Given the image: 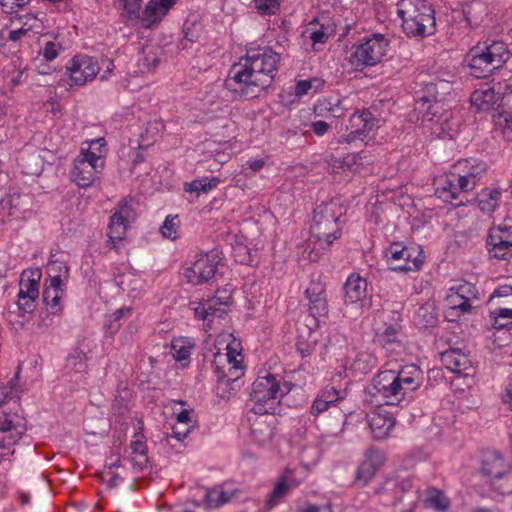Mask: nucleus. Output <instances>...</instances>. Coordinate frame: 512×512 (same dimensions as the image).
I'll return each mask as SVG.
<instances>
[{"instance_id": "1", "label": "nucleus", "mask_w": 512, "mask_h": 512, "mask_svg": "<svg viewBox=\"0 0 512 512\" xmlns=\"http://www.w3.org/2000/svg\"><path fill=\"white\" fill-rule=\"evenodd\" d=\"M280 55L269 47H256L234 63L225 81L231 91L246 98H255L273 81Z\"/></svg>"}, {"instance_id": "2", "label": "nucleus", "mask_w": 512, "mask_h": 512, "mask_svg": "<svg viewBox=\"0 0 512 512\" xmlns=\"http://www.w3.org/2000/svg\"><path fill=\"white\" fill-rule=\"evenodd\" d=\"M423 382V374L416 365L380 371L372 381L374 394L384 405L402 406L408 403Z\"/></svg>"}, {"instance_id": "3", "label": "nucleus", "mask_w": 512, "mask_h": 512, "mask_svg": "<svg viewBox=\"0 0 512 512\" xmlns=\"http://www.w3.org/2000/svg\"><path fill=\"white\" fill-rule=\"evenodd\" d=\"M20 398V390L12 384V380L7 384L0 382V433H9L7 440L4 435L0 437V460L13 454L12 445L26 429L27 420L19 403Z\"/></svg>"}, {"instance_id": "4", "label": "nucleus", "mask_w": 512, "mask_h": 512, "mask_svg": "<svg viewBox=\"0 0 512 512\" xmlns=\"http://www.w3.org/2000/svg\"><path fill=\"white\" fill-rule=\"evenodd\" d=\"M47 279L43 291L45 310L39 315L38 326L47 328L53 324L54 318L62 312L61 298L69 279V267L62 256H52L46 268Z\"/></svg>"}, {"instance_id": "5", "label": "nucleus", "mask_w": 512, "mask_h": 512, "mask_svg": "<svg viewBox=\"0 0 512 512\" xmlns=\"http://www.w3.org/2000/svg\"><path fill=\"white\" fill-rule=\"evenodd\" d=\"M418 104L424 113V122L429 123L432 133L439 138H454L460 129L461 120L453 111L444 108L438 99L437 86L429 83L425 91L418 97Z\"/></svg>"}, {"instance_id": "6", "label": "nucleus", "mask_w": 512, "mask_h": 512, "mask_svg": "<svg viewBox=\"0 0 512 512\" xmlns=\"http://www.w3.org/2000/svg\"><path fill=\"white\" fill-rule=\"evenodd\" d=\"M107 153V143L103 137L84 141L73 162L71 180L82 188L91 186L104 169Z\"/></svg>"}, {"instance_id": "7", "label": "nucleus", "mask_w": 512, "mask_h": 512, "mask_svg": "<svg viewBox=\"0 0 512 512\" xmlns=\"http://www.w3.org/2000/svg\"><path fill=\"white\" fill-rule=\"evenodd\" d=\"M291 391V384L282 377L265 373L253 382L250 402L252 411L259 415H275L280 408L282 398Z\"/></svg>"}, {"instance_id": "8", "label": "nucleus", "mask_w": 512, "mask_h": 512, "mask_svg": "<svg viewBox=\"0 0 512 512\" xmlns=\"http://www.w3.org/2000/svg\"><path fill=\"white\" fill-rule=\"evenodd\" d=\"M213 365L220 380L234 382L244 375L245 365L241 341L232 333H221L215 340Z\"/></svg>"}, {"instance_id": "9", "label": "nucleus", "mask_w": 512, "mask_h": 512, "mask_svg": "<svg viewBox=\"0 0 512 512\" xmlns=\"http://www.w3.org/2000/svg\"><path fill=\"white\" fill-rule=\"evenodd\" d=\"M397 14L408 36L423 37L434 31V10L425 0H399Z\"/></svg>"}, {"instance_id": "10", "label": "nucleus", "mask_w": 512, "mask_h": 512, "mask_svg": "<svg viewBox=\"0 0 512 512\" xmlns=\"http://www.w3.org/2000/svg\"><path fill=\"white\" fill-rule=\"evenodd\" d=\"M508 56L509 51L504 42L492 41L472 47L466 56V62L474 77L483 78L500 68Z\"/></svg>"}, {"instance_id": "11", "label": "nucleus", "mask_w": 512, "mask_h": 512, "mask_svg": "<svg viewBox=\"0 0 512 512\" xmlns=\"http://www.w3.org/2000/svg\"><path fill=\"white\" fill-rule=\"evenodd\" d=\"M481 300L477 287L468 281H457L446 291L445 317L448 321L458 322L476 309V303Z\"/></svg>"}, {"instance_id": "12", "label": "nucleus", "mask_w": 512, "mask_h": 512, "mask_svg": "<svg viewBox=\"0 0 512 512\" xmlns=\"http://www.w3.org/2000/svg\"><path fill=\"white\" fill-rule=\"evenodd\" d=\"M390 50V41L383 34L374 33L361 38L351 46L347 60L356 70L381 63Z\"/></svg>"}, {"instance_id": "13", "label": "nucleus", "mask_w": 512, "mask_h": 512, "mask_svg": "<svg viewBox=\"0 0 512 512\" xmlns=\"http://www.w3.org/2000/svg\"><path fill=\"white\" fill-rule=\"evenodd\" d=\"M336 208L334 203H325L317 206L314 210L310 227L311 237L323 250H327L341 236Z\"/></svg>"}, {"instance_id": "14", "label": "nucleus", "mask_w": 512, "mask_h": 512, "mask_svg": "<svg viewBox=\"0 0 512 512\" xmlns=\"http://www.w3.org/2000/svg\"><path fill=\"white\" fill-rule=\"evenodd\" d=\"M383 256L389 269L403 273L420 270L425 258L420 246H405L399 242L386 247Z\"/></svg>"}, {"instance_id": "15", "label": "nucleus", "mask_w": 512, "mask_h": 512, "mask_svg": "<svg viewBox=\"0 0 512 512\" xmlns=\"http://www.w3.org/2000/svg\"><path fill=\"white\" fill-rule=\"evenodd\" d=\"M110 286L116 287L122 292H127L136 298L148 288V281L144 273L135 271L128 265L122 264L113 269V280L100 284V293Z\"/></svg>"}, {"instance_id": "16", "label": "nucleus", "mask_w": 512, "mask_h": 512, "mask_svg": "<svg viewBox=\"0 0 512 512\" xmlns=\"http://www.w3.org/2000/svg\"><path fill=\"white\" fill-rule=\"evenodd\" d=\"M220 262L221 257L218 251L212 250L205 254H199L194 261L184 267L183 278L192 285L206 283L215 276Z\"/></svg>"}, {"instance_id": "17", "label": "nucleus", "mask_w": 512, "mask_h": 512, "mask_svg": "<svg viewBox=\"0 0 512 512\" xmlns=\"http://www.w3.org/2000/svg\"><path fill=\"white\" fill-rule=\"evenodd\" d=\"M231 304V295L224 292H218L215 296L201 300L191 301L189 306L194 312V317L198 321H202L204 329H211V323L215 318H221L227 313Z\"/></svg>"}, {"instance_id": "18", "label": "nucleus", "mask_w": 512, "mask_h": 512, "mask_svg": "<svg viewBox=\"0 0 512 512\" xmlns=\"http://www.w3.org/2000/svg\"><path fill=\"white\" fill-rule=\"evenodd\" d=\"M376 120L370 111L364 110L354 113L348 124L345 126V132L341 128L338 131L336 142L338 144H351L357 140L363 141L374 130Z\"/></svg>"}, {"instance_id": "19", "label": "nucleus", "mask_w": 512, "mask_h": 512, "mask_svg": "<svg viewBox=\"0 0 512 512\" xmlns=\"http://www.w3.org/2000/svg\"><path fill=\"white\" fill-rule=\"evenodd\" d=\"M100 71V65L96 58L79 54L75 55L66 64V73L72 85L82 86L92 81Z\"/></svg>"}, {"instance_id": "20", "label": "nucleus", "mask_w": 512, "mask_h": 512, "mask_svg": "<svg viewBox=\"0 0 512 512\" xmlns=\"http://www.w3.org/2000/svg\"><path fill=\"white\" fill-rule=\"evenodd\" d=\"M306 479V473L301 469L286 468L278 480L270 496L266 500V506L272 509L279 505L281 501L296 487Z\"/></svg>"}, {"instance_id": "21", "label": "nucleus", "mask_w": 512, "mask_h": 512, "mask_svg": "<svg viewBox=\"0 0 512 512\" xmlns=\"http://www.w3.org/2000/svg\"><path fill=\"white\" fill-rule=\"evenodd\" d=\"M435 195L446 203H455L460 205L463 202L464 195L469 192L463 185L454 170L449 173L439 175L434 180Z\"/></svg>"}, {"instance_id": "22", "label": "nucleus", "mask_w": 512, "mask_h": 512, "mask_svg": "<svg viewBox=\"0 0 512 512\" xmlns=\"http://www.w3.org/2000/svg\"><path fill=\"white\" fill-rule=\"evenodd\" d=\"M488 251L491 257L508 259L512 257V225L500 224L490 229L487 238Z\"/></svg>"}, {"instance_id": "23", "label": "nucleus", "mask_w": 512, "mask_h": 512, "mask_svg": "<svg viewBox=\"0 0 512 512\" xmlns=\"http://www.w3.org/2000/svg\"><path fill=\"white\" fill-rule=\"evenodd\" d=\"M133 218L134 210L126 202L113 210L108 224V237L114 248L125 238L129 223Z\"/></svg>"}, {"instance_id": "24", "label": "nucleus", "mask_w": 512, "mask_h": 512, "mask_svg": "<svg viewBox=\"0 0 512 512\" xmlns=\"http://www.w3.org/2000/svg\"><path fill=\"white\" fill-rule=\"evenodd\" d=\"M486 169V163L477 158L462 159L453 166V170L468 191L476 187Z\"/></svg>"}, {"instance_id": "25", "label": "nucleus", "mask_w": 512, "mask_h": 512, "mask_svg": "<svg viewBox=\"0 0 512 512\" xmlns=\"http://www.w3.org/2000/svg\"><path fill=\"white\" fill-rule=\"evenodd\" d=\"M346 376L365 375L376 365V358L366 350H351L349 354L340 360Z\"/></svg>"}, {"instance_id": "26", "label": "nucleus", "mask_w": 512, "mask_h": 512, "mask_svg": "<svg viewBox=\"0 0 512 512\" xmlns=\"http://www.w3.org/2000/svg\"><path fill=\"white\" fill-rule=\"evenodd\" d=\"M336 26V21L323 13L307 24L303 35L311 40L313 46H316L325 43L333 36Z\"/></svg>"}, {"instance_id": "27", "label": "nucleus", "mask_w": 512, "mask_h": 512, "mask_svg": "<svg viewBox=\"0 0 512 512\" xmlns=\"http://www.w3.org/2000/svg\"><path fill=\"white\" fill-rule=\"evenodd\" d=\"M367 418L371 433L377 440L386 439L395 425L393 415L383 406L377 407L367 413Z\"/></svg>"}, {"instance_id": "28", "label": "nucleus", "mask_w": 512, "mask_h": 512, "mask_svg": "<svg viewBox=\"0 0 512 512\" xmlns=\"http://www.w3.org/2000/svg\"><path fill=\"white\" fill-rule=\"evenodd\" d=\"M368 284L365 278L358 273L350 274L344 285V303L346 305H363L368 300Z\"/></svg>"}, {"instance_id": "29", "label": "nucleus", "mask_w": 512, "mask_h": 512, "mask_svg": "<svg viewBox=\"0 0 512 512\" xmlns=\"http://www.w3.org/2000/svg\"><path fill=\"white\" fill-rule=\"evenodd\" d=\"M500 95L493 86L483 84L472 92L470 96L471 108L476 112H489L500 108Z\"/></svg>"}, {"instance_id": "30", "label": "nucleus", "mask_w": 512, "mask_h": 512, "mask_svg": "<svg viewBox=\"0 0 512 512\" xmlns=\"http://www.w3.org/2000/svg\"><path fill=\"white\" fill-rule=\"evenodd\" d=\"M177 0H149L142 11L141 26L152 28L168 14Z\"/></svg>"}, {"instance_id": "31", "label": "nucleus", "mask_w": 512, "mask_h": 512, "mask_svg": "<svg viewBox=\"0 0 512 512\" xmlns=\"http://www.w3.org/2000/svg\"><path fill=\"white\" fill-rule=\"evenodd\" d=\"M17 306L22 313V324L32 318V270L25 269L19 282Z\"/></svg>"}, {"instance_id": "32", "label": "nucleus", "mask_w": 512, "mask_h": 512, "mask_svg": "<svg viewBox=\"0 0 512 512\" xmlns=\"http://www.w3.org/2000/svg\"><path fill=\"white\" fill-rule=\"evenodd\" d=\"M347 396L345 390H337L333 386L323 388L312 402L310 413L313 416L327 411L330 407L335 406L339 401L344 400Z\"/></svg>"}, {"instance_id": "33", "label": "nucleus", "mask_w": 512, "mask_h": 512, "mask_svg": "<svg viewBox=\"0 0 512 512\" xmlns=\"http://www.w3.org/2000/svg\"><path fill=\"white\" fill-rule=\"evenodd\" d=\"M443 365L451 372L465 373L471 369V361L469 356L458 348L446 350L441 354Z\"/></svg>"}, {"instance_id": "34", "label": "nucleus", "mask_w": 512, "mask_h": 512, "mask_svg": "<svg viewBox=\"0 0 512 512\" xmlns=\"http://www.w3.org/2000/svg\"><path fill=\"white\" fill-rule=\"evenodd\" d=\"M509 471V466L502 455L497 452L488 453L483 460L482 473L494 484Z\"/></svg>"}, {"instance_id": "35", "label": "nucleus", "mask_w": 512, "mask_h": 512, "mask_svg": "<svg viewBox=\"0 0 512 512\" xmlns=\"http://www.w3.org/2000/svg\"><path fill=\"white\" fill-rule=\"evenodd\" d=\"M200 494L203 499L197 502L198 506H204L205 508H216L230 501L233 497V492L225 490L222 486H216L214 488H200Z\"/></svg>"}, {"instance_id": "36", "label": "nucleus", "mask_w": 512, "mask_h": 512, "mask_svg": "<svg viewBox=\"0 0 512 512\" xmlns=\"http://www.w3.org/2000/svg\"><path fill=\"white\" fill-rule=\"evenodd\" d=\"M134 433L131 439V462L133 466L139 470L145 468L148 464L146 438L142 432V427Z\"/></svg>"}, {"instance_id": "37", "label": "nucleus", "mask_w": 512, "mask_h": 512, "mask_svg": "<svg viewBox=\"0 0 512 512\" xmlns=\"http://www.w3.org/2000/svg\"><path fill=\"white\" fill-rule=\"evenodd\" d=\"M320 456L321 451L316 444L312 442H305L301 445L298 452L300 465L294 467L293 469L304 470L307 477L311 468L318 463Z\"/></svg>"}, {"instance_id": "38", "label": "nucleus", "mask_w": 512, "mask_h": 512, "mask_svg": "<svg viewBox=\"0 0 512 512\" xmlns=\"http://www.w3.org/2000/svg\"><path fill=\"white\" fill-rule=\"evenodd\" d=\"M384 456L377 451H370L366 454L364 461L358 468L357 476L359 480L368 482L376 473V471L383 465Z\"/></svg>"}, {"instance_id": "39", "label": "nucleus", "mask_w": 512, "mask_h": 512, "mask_svg": "<svg viewBox=\"0 0 512 512\" xmlns=\"http://www.w3.org/2000/svg\"><path fill=\"white\" fill-rule=\"evenodd\" d=\"M374 161L369 151L363 150L359 153H350L345 155L341 161V167L353 172L368 171V166Z\"/></svg>"}, {"instance_id": "40", "label": "nucleus", "mask_w": 512, "mask_h": 512, "mask_svg": "<svg viewBox=\"0 0 512 512\" xmlns=\"http://www.w3.org/2000/svg\"><path fill=\"white\" fill-rule=\"evenodd\" d=\"M120 16L131 25L141 24L142 0H117Z\"/></svg>"}, {"instance_id": "41", "label": "nucleus", "mask_w": 512, "mask_h": 512, "mask_svg": "<svg viewBox=\"0 0 512 512\" xmlns=\"http://www.w3.org/2000/svg\"><path fill=\"white\" fill-rule=\"evenodd\" d=\"M194 346L195 344L192 339L188 337H177L171 342L170 353L176 361L182 362V365L185 366L190 361V355Z\"/></svg>"}, {"instance_id": "42", "label": "nucleus", "mask_w": 512, "mask_h": 512, "mask_svg": "<svg viewBox=\"0 0 512 512\" xmlns=\"http://www.w3.org/2000/svg\"><path fill=\"white\" fill-rule=\"evenodd\" d=\"M38 45L40 46L38 58L42 57L43 60L47 62L56 59L59 55V51L61 50L60 43L56 42L53 35L49 33L43 34L39 38Z\"/></svg>"}, {"instance_id": "43", "label": "nucleus", "mask_w": 512, "mask_h": 512, "mask_svg": "<svg viewBox=\"0 0 512 512\" xmlns=\"http://www.w3.org/2000/svg\"><path fill=\"white\" fill-rule=\"evenodd\" d=\"M399 331L397 327L389 326L379 335V341L390 353L400 354L404 347L398 339Z\"/></svg>"}, {"instance_id": "44", "label": "nucleus", "mask_w": 512, "mask_h": 512, "mask_svg": "<svg viewBox=\"0 0 512 512\" xmlns=\"http://www.w3.org/2000/svg\"><path fill=\"white\" fill-rule=\"evenodd\" d=\"M220 182L221 181L218 177H204L195 179L191 182L184 183V191L200 195L215 189L220 184Z\"/></svg>"}, {"instance_id": "45", "label": "nucleus", "mask_w": 512, "mask_h": 512, "mask_svg": "<svg viewBox=\"0 0 512 512\" xmlns=\"http://www.w3.org/2000/svg\"><path fill=\"white\" fill-rule=\"evenodd\" d=\"M232 256L235 261L240 264H250L252 262V254L247 244V239L243 235H236L231 243Z\"/></svg>"}, {"instance_id": "46", "label": "nucleus", "mask_w": 512, "mask_h": 512, "mask_svg": "<svg viewBox=\"0 0 512 512\" xmlns=\"http://www.w3.org/2000/svg\"><path fill=\"white\" fill-rule=\"evenodd\" d=\"M273 434V426L262 419H257L251 426V436L260 445L269 442Z\"/></svg>"}, {"instance_id": "47", "label": "nucleus", "mask_w": 512, "mask_h": 512, "mask_svg": "<svg viewBox=\"0 0 512 512\" xmlns=\"http://www.w3.org/2000/svg\"><path fill=\"white\" fill-rule=\"evenodd\" d=\"M29 20V14L16 15L14 18H12L11 25L13 29L9 33V39L11 41H17L21 39L32 29V24L29 23Z\"/></svg>"}, {"instance_id": "48", "label": "nucleus", "mask_w": 512, "mask_h": 512, "mask_svg": "<svg viewBox=\"0 0 512 512\" xmlns=\"http://www.w3.org/2000/svg\"><path fill=\"white\" fill-rule=\"evenodd\" d=\"M491 327L495 330H501L512 325V309L499 308L490 312L489 315Z\"/></svg>"}, {"instance_id": "49", "label": "nucleus", "mask_w": 512, "mask_h": 512, "mask_svg": "<svg viewBox=\"0 0 512 512\" xmlns=\"http://www.w3.org/2000/svg\"><path fill=\"white\" fill-rule=\"evenodd\" d=\"M158 48L146 47L143 49L142 55L139 59V66L142 72H151L154 71L159 63V53Z\"/></svg>"}, {"instance_id": "50", "label": "nucleus", "mask_w": 512, "mask_h": 512, "mask_svg": "<svg viewBox=\"0 0 512 512\" xmlns=\"http://www.w3.org/2000/svg\"><path fill=\"white\" fill-rule=\"evenodd\" d=\"M180 220L177 215H168L160 227V233L163 238L176 240L179 238Z\"/></svg>"}, {"instance_id": "51", "label": "nucleus", "mask_w": 512, "mask_h": 512, "mask_svg": "<svg viewBox=\"0 0 512 512\" xmlns=\"http://www.w3.org/2000/svg\"><path fill=\"white\" fill-rule=\"evenodd\" d=\"M131 315V307H121L106 316V325L109 329L116 331L121 326L122 322L128 319Z\"/></svg>"}, {"instance_id": "52", "label": "nucleus", "mask_w": 512, "mask_h": 512, "mask_svg": "<svg viewBox=\"0 0 512 512\" xmlns=\"http://www.w3.org/2000/svg\"><path fill=\"white\" fill-rule=\"evenodd\" d=\"M310 314L317 323L324 321L328 315V304L326 297L314 299L308 302Z\"/></svg>"}, {"instance_id": "53", "label": "nucleus", "mask_w": 512, "mask_h": 512, "mask_svg": "<svg viewBox=\"0 0 512 512\" xmlns=\"http://www.w3.org/2000/svg\"><path fill=\"white\" fill-rule=\"evenodd\" d=\"M87 353L77 348L67 358L66 366L77 373L86 369Z\"/></svg>"}, {"instance_id": "54", "label": "nucleus", "mask_w": 512, "mask_h": 512, "mask_svg": "<svg viewBox=\"0 0 512 512\" xmlns=\"http://www.w3.org/2000/svg\"><path fill=\"white\" fill-rule=\"evenodd\" d=\"M323 85L324 81L318 78L300 80L296 83L295 94L301 97L310 92H317L323 87Z\"/></svg>"}, {"instance_id": "55", "label": "nucleus", "mask_w": 512, "mask_h": 512, "mask_svg": "<svg viewBox=\"0 0 512 512\" xmlns=\"http://www.w3.org/2000/svg\"><path fill=\"white\" fill-rule=\"evenodd\" d=\"M425 503L428 507L438 511H445L449 507V501L447 497L438 490H430Z\"/></svg>"}, {"instance_id": "56", "label": "nucleus", "mask_w": 512, "mask_h": 512, "mask_svg": "<svg viewBox=\"0 0 512 512\" xmlns=\"http://www.w3.org/2000/svg\"><path fill=\"white\" fill-rule=\"evenodd\" d=\"M317 336L316 333L313 332L310 328H308V338L307 340H304V336L302 333L298 337L297 341V350L300 352V354L305 357L311 354L314 347L317 344Z\"/></svg>"}, {"instance_id": "57", "label": "nucleus", "mask_w": 512, "mask_h": 512, "mask_svg": "<svg viewBox=\"0 0 512 512\" xmlns=\"http://www.w3.org/2000/svg\"><path fill=\"white\" fill-rule=\"evenodd\" d=\"M437 317L428 306L420 307L415 316V322L419 326L431 327L436 324Z\"/></svg>"}, {"instance_id": "58", "label": "nucleus", "mask_w": 512, "mask_h": 512, "mask_svg": "<svg viewBox=\"0 0 512 512\" xmlns=\"http://www.w3.org/2000/svg\"><path fill=\"white\" fill-rule=\"evenodd\" d=\"M496 125L501 130L503 137L512 141V113H499Z\"/></svg>"}, {"instance_id": "59", "label": "nucleus", "mask_w": 512, "mask_h": 512, "mask_svg": "<svg viewBox=\"0 0 512 512\" xmlns=\"http://www.w3.org/2000/svg\"><path fill=\"white\" fill-rule=\"evenodd\" d=\"M175 422L190 426H196L197 420L193 409H174Z\"/></svg>"}, {"instance_id": "60", "label": "nucleus", "mask_w": 512, "mask_h": 512, "mask_svg": "<svg viewBox=\"0 0 512 512\" xmlns=\"http://www.w3.org/2000/svg\"><path fill=\"white\" fill-rule=\"evenodd\" d=\"M306 298L309 301L324 298L325 294V285L320 281H311L305 291Z\"/></svg>"}, {"instance_id": "61", "label": "nucleus", "mask_w": 512, "mask_h": 512, "mask_svg": "<svg viewBox=\"0 0 512 512\" xmlns=\"http://www.w3.org/2000/svg\"><path fill=\"white\" fill-rule=\"evenodd\" d=\"M255 7L263 14H275L279 8L278 0H254Z\"/></svg>"}, {"instance_id": "62", "label": "nucleus", "mask_w": 512, "mask_h": 512, "mask_svg": "<svg viewBox=\"0 0 512 512\" xmlns=\"http://www.w3.org/2000/svg\"><path fill=\"white\" fill-rule=\"evenodd\" d=\"M195 427L196 426H190L186 424L180 425V423L175 422L172 426V433L170 437L175 438L178 441H184V439H186V437Z\"/></svg>"}, {"instance_id": "63", "label": "nucleus", "mask_w": 512, "mask_h": 512, "mask_svg": "<svg viewBox=\"0 0 512 512\" xmlns=\"http://www.w3.org/2000/svg\"><path fill=\"white\" fill-rule=\"evenodd\" d=\"M500 107L502 109L500 113H512V85L500 95Z\"/></svg>"}, {"instance_id": "64", "label": "nucleus", "mask_w": 512, "mask_h": 512, "mask_svg": "<svg viewBox=\"0 0 512 512\" xmlns=\"http://www.w3.org/2000/svg\"><path fill=\"white\" fill-rule=\"evenodd\" d=\"M501 401L512 411V379L505 383L501 392Z\"/></svg>"}]
</instances>
